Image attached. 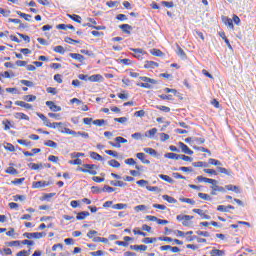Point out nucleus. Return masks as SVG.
<instances>
[{"label":"nucleus","mask_w":256,"mask_h":256,"mask_svg":"<svg viewBox=\"0 0 256 256\" xmlns=\"http://www.w3.org/2000/svg\"><path fill=\"white\" fill-rule=\"evenodd\" d=\"M140 81L144 83L137 84L138 87H142L143 89H153V85H157V80L153 78H149L147 76L139 77Z\"/></svg>","instance_id":"obj_1"},{"label":"nucleus","mask_w":256,"mask_h":256,"mask_svg":"<svg viewBox=\"0 0 256 256\" xmlns=\"http://www.w3.org/2000/svg\"><path fill=\"white\" fill-rule=\"evenodd\" d=\"M83 167H78L77 171H81L82 173H89L90 175H97V165L84 164Z\"/></svg>","instance_id":"obj_2"},{"label":"nucleus","mask_w":256,"mask_h":256,"mask_svg":"<svg viewBox=\"0 0 256 256\" xmlns=\"http://www.w3.org/2000/svg\"><path fill=\"white\" fill-rule=\"evenodd\" d=\"M177 221H182V225L184 227H193V222L191 221V219H194L193 216H189V215H178L176 217Z\"/></svg>","instance_id":"obj_3"},{"label":"nucleus","mask_w":256,"mask_h":256,"mask_svg":"<svg viewBox=\"0 0 256 256\" xmlns=\"http://www.w3.org/2000/svg\"><path fill=\"white\" fill-rule=\"evenodd\" d=\"M47 235L45 232H26L23 234V237H26V239H43Z\"/></svg>","instance_id":"obj_4"},{"label":"nucleus","mask_w":256,"mask_h":256,"mask_svg":"<svg viewBox=\"0 0 256 256\" xmlns=\"http://www.w3.org/2000/svg\"><path fill=\"white\" fill-rule=\"evenodd\" d=\"M98 232L95 231V230H90L88 233H87V237L89 239H92V241L94 243H101V237H95V235H97Z\"/></svg>","instance_id":"obj_5"},{"label":"nucleus","mask_w":256,"mask_h":256,"mask_svg":"<svg viewBox=\"0 0 256 256\" xmlns=\"http://www.w3.org/2000/svg\"><path fill=\"white\" fill-rule=\"evenodd\" d=\"M178 147L181 148L182 153H185L186 155H193V150H191L187 144L179 142Z\"/></svg>","instance_id":"obj_6"},{"label":"nucleus","mask_w":256,"mask_h":256,"mask_svg":"<svg viewBox=\"0 0 256 256\" xmlns=\"http://www.w3.org/2000/svg\"><path fill=\"white\" fill-rule=\"evenodd\" d=\"M46 106L54 113L61 111V106L56 105L53 101H46Z\"/></svg>","instance_id":"obj_7"},{"label":"nucleus","mask_w":256,"mask_h":256,"mask_svg":"<svg viewBox=\"0 0 256 256\" xmlns=\"http://www.w3.org/2000/svg\"><path fill=\"white\" fill-rule=\"evenodd\" d=\"M49 182L47 181H37L32 183L33 189H41L43 187H48Z\"/></svg>","instance_id":"obj_8"},{"label":"nucleus","mask_w":256,"mask_h":256,"mask_svg":"<svg viewBox=\"0 0 256 256\" xmlns=\"http://www.w3.org/2000/svg\"><path fill=\"white\" fill-rule=\"evenodd\" d=\"M88 81H91L92 83H101V81H103V76L101 74H95L88 77Z\"/></svg>","instance_id":"obj_9"},{"label":"nucleus","mask_w":256,"mask_h":256,"mask_svg":"<svg viewBox=\"0 0 256 256\" xmlns=\"http://www.w3.org/2000/svg\"><path fill=\"white\" fill-rule=\"evenodd\" d=\"M217 180H214V182H210L211 189H213L214 191H218L219 193H225V189L223 188V186H219L217 185Z\"/></svg>","instance_id":"obj_10"},{"label":"nucleus","mask_w":256,"mask_h":256,"mask_svg":"<svg viewBox=\"0 0 256 256\" xmlns=\"http://www.w3.org/2000/svg\"><path fill=\"white\" fill-rule=\"evenodd\" d=\"M131 51H133L134 53V57H136V59H143V49L141 48H131Z\"/></svg>","instance_id":"obj_11"},{"label":"nucleus","mask_w":256,"mask_h":256,"mask_svg":"<svg viewBox=\"0 0 256 256\" xmlns=\"http://www.w3.org/2000/svg\"><path fill=\"white\" fill-rule=\"evenodd\" d=\"M14 117H15V119L24 120V121H29V119H30L29 116L23 112L14 113Z\"/></svg>","instance_id":"obj_12"},{"label":"nucleus","mask_w":256,"mask_h":256,"mask_svg":"<svg viewBox=\"0 0 256 256\" xmlns=\"http://www.w3.org/2000/svg\"><path fill=\"white\" fill-rule=\"evenodd\" d=\"M137 159H139L144 165H150L151 161L145 159V153L140 152L136 154Z\"/></svg>","instance_id":"obj_13"},{"label":"nucleus","mask_w":256,"mask_h":256,"mask_svg":"<svg viewBox=\"0 0 256 256\" xmlns=\"http://www.w3.org/2000/svg\"><path fill=\"white\" fill-rule=\"evenodd\" d=\"M59 131L60 133H65L66 135H72V137H77V132L69 128H60Z\"/></svg>","instance_id":"obj_14"},{"label":"nucleus","mask_w":256,"mask_h":256,"mask_svg":"<svg viewBox=\"0 0 256 256\" xmlns=\"http://www.w3.org/2000/svg\"><path fill=\"white\" fill-rule=\"evenodd\" d=\"M164 157L166 159H174V161H179V159H181V155L175 154L173 152L166 153Z\"/></svg>","instance_id":"obj_15"},{"label":"nucleus","mask_w":256,"mask_h":256,"mask_svg":"<svg viewBox=\"0 0 256 256\" xmlns=\"http://www.w3.org/2000/svg\"><path fill=\"white\" fill-rule=\"evenodd\" d=\"M155 67H159V63L154 61H146L144 64L145 69H155Z\"/></svg>","instance_id":"obj_16"},{"label":"nucleus","mask_w":256,"mask_h":256,"mask_svg":"<svg viewBox=\"0 0 256 256\" xmlns=\"http://www.w3.org/2000/svg\"><path fill=\"white\" fill-rule=\"evenodd\" d=\"M192 211L193 213H197V215H200L202 219H207V220L211 219V216L205 214V212H203L202 209H193Z\"/></svg>","instance_id":"obj_17"},{"label":"nucleus","mask_w":256,"mask_h":256,"mask_svg":"<svg viewBox=\"0 0 256 256\" xmlns=\"http://www.w3.org/2000/svg\"><path fill=\"white\" fill-rule=\"evenodd\" d=\"M197 181L199 182V183H209V184H211V183H215V179H211V178H206V177H203V176H197Z\"/></svg>","instance_id":"obj_18"},{"label":"nucleus","mask_w":256,"mask_h":256,"mask_svg":"<svg viewBox=\"0 0 256 256\" xmlns=\"http://www.w3.org/2000/svg\"><path fill=\"white\" fill-rule=\"evenodd\" d=\"M69 56L72 59H76V61H79L80 63H83V61H85V57L81 54H77V53H70Z\"/></svg>","instance_id":"obj_19"},{"label":"nucleus","mask_w":256,"mask_h":256,"mask_svg":"<svg viewBox=\"0 0 256 256\" xmlns=\"http://www.w3.org/2000/svg\"><path fill=\"white\" fill-rule=\"evenodd\" d=\"M15 105H17L18 107H24V109H33V105L24 101H16Z\"/></svg>","instance_id":"obj_20"},{"label":"nucleus","mask_w":256,"mask_h":256,"mask_svg":"<svg viewBox=\"0 0 256 256\" xmlns=\"http://www.w3.org/2000/svg\"><path fill=\"white\" fill-rule=\"evenodd\" d=\"M89 212H87V211H82V212H80V213H78L77 214V216H76V219L78 220V221H83L84 219H87V217H89Z\"/></svg>","instance_id":"obj_21"},{"label":"nucleus","mask_w":256,"mask_h":256,"mask_svg":"<svg viewBox=\"0 0 256 256\" xmlns=\"http://www.w3.org/2000/svg\"><path fill=\"white\" fill-rule=\"evenodd\" d=\"M225 189H227V191H234V193H241V189L239 188V186H235L232 184L226 185Z\"/></svg>","instance_id":"obj_22"},{"label":"nucleus","mask_w":256,"mask_h":256,"mask_svg":"<svg viewBox=\"0 0 256 256\" xmlns=\"http://www.w3.org/2000/svg\"><path fill=\"white\" fill-rule=\"evenodd\" d=\"M120 29H122L123 33H127V35H131V29H133V27H131V25L129 24H122L120 25Z\"/></svg>","instance_id":"obj_23"},{"label":"nucleus","mask_w":256,"mask_h":256,"mask_svg":"<svg viewBox=\"0 0 256 256\" xmlns=\"http://www.w3.org/2000/svg\"><path fill=\"white\" fill-rule=\"evenodd\" d=\"M158 177L163 181H166V183H170L171 185L175 183V180H173V178L169 177L168 175L159 174Z\"/></svg>","instance_id":"obj_24"},{"label":"nucleus","mask_w":256,"mask_h":256,"mask_svg":"<svg viewBox=\"0 0 256 256\" xmlns=\"http://www.w3.org/2000/svg\"><path fill=\"white\" fill-rule=\"evenodd\" d=\"M155 135H157V128H152L145 133V137H148L149 139H153Z\"/></svg>","instance_id":"obj_25"},{"label":"nucleus","mask_w":256,"mask_h":256,"mask_svg":"<svg viewBox=\"0 0 256 256\" xmlns=\"http://www.w3.org/2000/svg\"><path fill=\"white\" fill-rule=\"evenodd\" d=\"M46 127H50V129H57V127H63V123L62 122L51 123V121H48Z\"/></svg>","instance_id":"obj_26"},{"label":"nucleus","mask_w":256,"mask_h":256,"mask_svg":"<svg viewBox=\"0 0 256 256\" xmlns=\"http://www.w3.org/2000/svg\"><path fill=\"white\" fill-rule=\"evenodd\" d=\"M108 165H110V167H113L114 169H119V167H121V163H119V161L115 159L109 160Z\"/></svg>","instance_id":"obj_27"},{"label":"nucleus","mask_w":256,"mask_h":256,"mask_svg":"<svg viewBox=\"0 0 256 256\" xmlns=\"http://www.w3.org/2000/svg\"><path fill=\"white\" fill-rule=\"evenodd\" d=\"M130 249L133 251H145L147 249L146 245H132L130 246Z\"/></svg>","instance_id":"obj_28"},{"label":"nucleus","mask_w":256,"mask_h":256,"mask_svg":"<svg viewBox=\"0 0 256 256\" xmlns=\"http://www.w3.org/2000/svg\"><path fill=\"white\" fill-rule=\"evenodd\" d=\"M144 153H148V155H151L152 157H157V151L153 148H144Z\"/></svg>","instance_id":"obj_29"},{"label":"nucleus","mask_w":256,"mask_h":256,"mask_svg":"<svg viewBox=\"0 0 256 256\" xmlns=\"http://www.w3.org/2000/svg\"><path fill=\"white\" fill-rule=\"evenodd\" d=\"M91 159H95V161H103V156L99 155L97 152H90Z\"/></svg>","instance_id":"obj_30"},{"label":"nucleus","mask_w":256,"mask_h":256,"mask_svg":"<svg viewBox=\"0 0 256 256\" xmlns=\"http://www.w3.org/2000/svg\"><path fill=\"white\" fill-rule=\"evenodd\" d=\"M24 101H27L28 103H31L33 101H37V96L35 95H26L23 97Z\"/></svg>","instance_id":"obj_31"},{"label":"nucleus","mask_w":256,"mask_h":256,"mask_svg":"<svg viewBox=\"0 0 256 256\" xmlns=\"http://www.w3.org/2000/svg\"><path fill=\"white\" fill-rule=\"evenodd\" d=\"M110 184L113 185V187H126L127 185V183L123 181H111Z\"/></svg>","instance_id":"obj_32"},{"label":"nucleus","mask_w":256,"mask_h":256,"mask_svg":"<svg viewBox=\"0 0 256 256\" xmlns=\"http://www.w3.org/2000/svg\"><path fill=\"white\" fill-rule=\"evenodd\" d=\"M112 209H117L118 211H121L123 209H127V204H123V203L114 204L112 206Z\"/></svg>","instance_id":"obj_33"},{"label":"nucleus","mask_w":256,"mask_h":256,"mask_svg":"<svg viewBox=\"0 0 256 256\" xmlns=\"http://www.w3.org/2000/svg\"><path fill=\"white\" fill-rule=\"evenodd\" d=\"M7 247H19L21 245V241L15 240V241H10L6 242Z\"/></svg>","instance_id":"obj_34"},{"label":"nucleus","mask_w":256,"mask_h":256,"mask_svg":"<svg viewBox=\"0 0 256 256\" xmlns=\"http://www.w3.org/2000/svg\"><path fill=\"white\" fill-rule=\"evenodd\" d=\"M208 163H209L210 165H215L216 167H221V165H223V164L221 163V161L216 160V159H213V158H210V159L208 160Z\"/></svg>","instance_id":"obj_35"},{"label":"nucleus","mask_w":256,"mask_h":256,"mask_svg":"<svg viewBox=\"0 0 256 256\" xmlns=\"http://www.w3.org/2000/svg\"><path fill=\"white\" fill-rule=\"evenodd\" d=\"M16 13L17 15H19V17H22L23 19H25V21H31V15L25 14L21 11H17Z\"/></svg>","instance_id":"obj_36"},{"label":"nucleus","mask_w":256,"mask_h":256,"mask_svg":"<svg viewBox=\"0 0 256 256\" xmlns=\"http://www.w3.org/2000/svg\"><path fill=\"white\" fill-rule=\"evenodd\" d=\"M46 147H52V149H57V143L53 140H48L44 143Z\"/></svg>","instance_id":"obj_37"},{"label":"nucleus","mask_w":256,"mask_h":256,"mask_svg":"<svg viewBox=\"0 0 256 256\" xmlns=\"http://www.w3.org/2000/svg\"><path fill=\"white\" fill-rule=\"evenodd\" d=\"M217 170L219 171V173H223L224 175H228V176H231L232 175V172L227 170L226 168H223L221 166H218L217 167Z\"/></svg>","instance_id":"obj_38"},{"label":"nucleus","mask_w":256,"mask_h":256,"mask_svg":"<svg viewBox=\"0 0 256 256\" xmlns=\"http://www.w3.org/2000/svg\"><path fill=\"white\" fill-rule=\"evenodd\" d=\"M223 22L225 23V25H227V27H230V29H233V20L231 18H223Z\"/></svg>","instance_id":"obj_39"},{"label":"nucleus","mask_w":256,"mask_h":256,"mask_svg":"<svg viewBox=\"0 0 256 256\" xmlns=\"http://www.w3.org/2000/svg\"><path fill=\"white\" fill-rule=\"evenodd\" d=\"M68 17L70 19H72V21H75L76 23H81V16L77 15V14H68Z\"/></svg>","instance_id":"obj_40"},{"label":"nucleus","mask_w":256,"mask_h":256,"mask_svg":"<svg viewBox=\"0 0 256 256\" xmlns=\"http://www.w3.org/2000/svg\"><path fill=\"white\" fill-rule=\"evenodd\" d=\"M162 199H164V201H167L168 203H177V200L169 195H163Z\"/></svg>","instance_id":"obj_41"},{"label":"nucleus","mask_w":256,"mask_h":256,"mask_svg":"<svg viewBox=\"0 0 256 256\" xmlns=\"http://www.w3.org/2000/svg\"><path fill=\"white\" fill-rule=\"evenodd\" d=\"M53 51H55V53H59L60 55H65V48L63 46H56L54 47Z\"/></svg>","instance_id":"obj_42"},{"label":"nucleus","mask_w":256,"mask_h":256,"mask_svg":"<svg viewBox=\"0 0 256 256\" xmlns=\"http://www.w3.org/2000/svg\"><path fill=\"white\" fill-rule=\"evenodd\" d=\"M29 167L33 170V171H37L39 169H43V164H35V163H30Z\"/></svg>","instance_id":"obj_43"},{"label":"nucleus","mask_w":256,"mask_h":256,"mask_svg":"<svg viewBox=\"0 0 256 256\" xmlns=\"http://www.w3.org/2000/svg\"><path fill=\"white\" fill-rule=\"evenodd\" d=\"M179 201H181V203H188L189 205H195V200L191 198H179Z\"/></svg>","instance_id":"obj_44"},{"label":"nucleus","mask_w":256,"mask_h":256,"mask_svg":"<svg viewBox=\"0 0 256 256\" xmlns=\"http://www.w3.org/2000/svg\"><path fill=\"white\" fill-rule=\"evenodd\" d=\"M177 49H178L177 55H179L181 59H187V54H185V51H183L180 46H178Z\"/></svg>","instance_id":"obj_45"},{"label":"nucleus","mask_w":256,"mask_h":256,"mask_svg":"<svg viewBox=\"0 0 256 256\" xmlns=\"http://www.w3.org/2000/svg\"><path fill=\"white\" fill-rule=\"evenodd\" d=\"M6 173H8L9 175H18L19 174L17 169H15L14 167H8L6 169Z\"/></svg>","instance_id":"obj_46"},{"label":"nucleus","mask_w":256,"mask_h":256,"mask_svg":"<svg viewBox=\"0 0 256 256\" xmlns=\"http://www.w3.org/2000/svg\"><path fill=\"white\" fill-rule=\"evenodd\" d=\"M198 197L200 199H203L204 201H211V196H209L208 194L206 193H198Z\"/></svg>","instance_id":"obj_47"},{"label":"nucleus","mask_w":256,"mask_h":256,"mask_svg":"<svg viewBox=\"0 0 256 256\" xmlns=\"http://www.w3.org/2000/svg\"><path fill=\"white\" fill-rule=\"evenodd\" d=\"M93 125H96L97 127H103L105 125V120L104 119L94 120Z\"/></svg>","instance_id":"obj_48"},{"label":"nucleus","mask_w":256,"mask_h":256,"mask_svg":"<svg viewBox=\"0 0 256 256\" xmlns=\"http://www.w3.org/2000/svg\"><path fill=\"white\" fill-rule=\"evenodd\" d=\"M159 98L162 99L163 101H173V95L161 94L159 95Z\"/></svg>","instance_id":"obj_49"},{"label":"nucleus","mask_w":256,"mask_h":256,"mask_svg":"<svg viewBox=\"0 0 256 256\" xmlns=\"http://www.w3.org/2000/svg\"><path fill=\"white\" fill-rule=\"evenodd\" d=\"M147 191H152L155 193H160L161 189H159V187L157 186H146Z\"/></svg>","instance_id":"obj_50"},{"label":"nucleus","mask_w":256,"mask_h":256,"mask_svg":"<svg viewBox=\"0 0 256 256\" xmlns=\"http://www.w3.org/2000/svg\"><path fill=\"white\" fill-rule=\"evenodd\" d=\"M12 253L13 251H11L10 248H4V249L0 248V255H11Z\"/></svg>","instance_id":"obj_51"},{"label":"nucleus","mask_w":256,"mask_h":256,"mask_svg":"<svg viewBox=\"0 0 256 256\" xmlns=\"http://www.w3.org/2000/svg\"><path fill=\"white\" fill-rule=\"evenodd\" d=\"M4 149L10 151L11 153L15 152V146H13L11 143H6V145H4Z\"/></svg>","instance_id":"obj_52"},{"label":"nucleus","mask_w":256,"mask_h":256,"mask_svg":"<svg viewBox=\"0 0 256 256\" xmlns=\"http://www.w3.org/2000/svg\"><path fill=\"white\" fill-rule=\"evenodd\" d=\"M155 241H157V238L146 237L142 240V243H145L146 245H149V243H155Z\"/></svg>","instance_id":"obj_53"},{"label":"nucleus","mask_w":256,"mask_h":256,"mask_svg":"<svg viewBox=\"0 0 256 256\" xmlns=\"http://www.w3.org/2000/svg\"><path fill=\"white\" fill-rule=\"evenodd\" d=\"M37 115H38L39 119H41L43 121L44 125H47L49 123L48 118L44 114L37 113Z\"/></svg>","instance_id":"obj_54"},{"label":"nucleus","mask_w":256,"mask_h":256,"mask_svg":"<svg viewBox=\"0 0 256 256\" xmlns=\"http://www.w3.org/2000/svg\"><path fill=\"white\" fill-rule=\"evenodd\" d=\"M134 211H136V213H139V211H147V206L146 205H138V206L134 207Z\"/></svg>","instance_id":"obj_55"},{"label":"nucleus","mask_w":256,"mask_h":256,"mask_svg":"<svg viewBox=\"0 0 256 256\" xmlns=\"http://www.w3.org/2000/svg\"><path fill=\"white\" fill-rule=\"evenodd\" d=\"M159 137H160V141H162V142L169 141V139H170L169 134H165V133H160Z\"/></svg>","instance_id":"obj_56"},{"label":"nucleus","mask_w":256,"mask_h":256,"mask_svg":"<svg viewBox=\"0 0 256 256\" xmlns=\"http://www.w3.org/2000/svg\"><path fill=\"white\" fill-rule=\"evenodd\" d=\"M69 164L70 165H83V161L79 158H76L75 160H70Z\"/></svg>","instance_id":"obj_57"},{"label":"nucleus","mask_w":256,"mask_h":256,"mask_svg":"<svg viewBox=\"0 0 256 256\" xmlns=\"http://www.w3.org/2000/svg\"><path fill=\"white\" fill-rule=\"evenodd\" d=\"M20 83L26 87H33L35 85L32 81L29 80H21Z\"/></svg>","instance_id":"obj_58"},{"label":"nucleus","mask_w":256,"mask_h":256,"mask_svg":"<svg viewBox=\"0 0 256 256\" xmlns=\"http://www.w3.org/2000/svg\"><path fill=\"white\" fill-rule=\"evenodd\" d=\"M196 235H200L202 237H211V234L209 232L200 230L196 231Z\"/></svg>","instance_id":"obj_59"},{"label":"nucleus","mask_w":256,"mask_h":256,"mask_svg":"<svg viewBox=\"0 0 256 256\" xmlns=\"http://www.w3.org/2000/svg\"><path fill=\"white\" fill-rule=\"evenodd\" d=\"M136 183L139 187H147L149 185V181L147 180H138Z\"/></svg>","instance_id":"obj_60"},{"label":"nucleus","mask_w":256,"mask_h":256,"mask_svg":"<svg viewBox=\"0 0 256 256\" xmlns=\"http://www.w3.org/2000/svg\"><path fill=\"white\" fill-rule=\"evenodd\" d=\"M217 211H221L222 213H229L228 207L224 205H219L217 207Z\"/></svg>","instance_id":"obj_61"},{"label":"nucleus","mask_w":256,"mask_h":256,"mask_svg":"<svg viewBox=\"0 0 256 256\" xmlns=\"http://www.w3.org/2000/svg\"><path fill=\"white\" fill-rule=\"evenodd\" d=\"M107 7L113 8V7H117V5H119L118 1H108L106 2Z\"/></svg>","instance_id":"obj_62"},{"label":"nucleus","mask_w":256,"mask_h":256,"mask_svg":"<svg viewBox=\"0 0 256 256\" xmlns=\"http://www.w3.org/2000/svg\"><path fill=\"white\" fill-rule=\"evenodd\" d=\"M212 255L213 256H222L223 255V251L214 249V250H212Z\"/></svg>","instance_id":"obj_63"},{"label":"nucleus","mask_w":256,"mask_h":256,"mask_svg":"<svg viewBox=\"0 0 256 256\" xmlns=\"http://www.w3.org/2000/svg\"><path fill=\"white\" fill-rule=\"evenodd\" d=\"M104 254L103 250H98L95 252H90L91 256H102Z\"/></svg>","instance_id":"obj_64"}]
</instances>
